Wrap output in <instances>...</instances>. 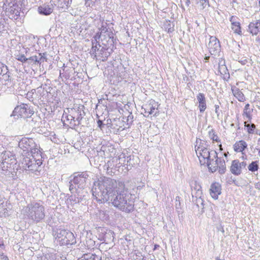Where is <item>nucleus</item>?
Segmentation results:
<instances>
[{"instance_id": "10", "label": "nucleus", "mask_w": 260, "mask_h": 260, "mask_svg": "<svg viewBox=\"0 0 260 260\" xmlns=\"http://www.w3.org/2000/svg\"><path fill=\"white\" fill-rule=\"evenodd\" d=\"M68 120L79 121L82 119L81 110L79 108H72L68 109L67 116Z\"/></svg>"}, {"instance_id": "9", "label": "nucleus", "mask_w": 260, "mask_h": 260, "mask_svg": "<svg viewBox=\"0 0 260 260\" xmlns=\"http://www.w3.org/2000/svg\"><path fill=\"white\" fill-rule=\"evenodd\" d=\"M208 48L212 55H215L219 53L220 50V45L218 39L215 37L210 36Z\"/></svg>"}, {"instance_id": "6", "label": "nucleus", "mask_w": 260, "mask_h": 260, "mask_svg": "<svg viewBox=\"0 0 260 260\" xmlns=\"http://www.w3.org/2000/svg\"><path fill=\"white\" fill-rule=\"evenodd\" d=\"M13 113L18 117L27 118L34 114V110L33 107L28 104L21 103L15 108Z\"/></svg>"}, {"instance_id": "43", "label": "nucleus", "mask_w": 260, "mask_h": 260, "mask_svg": "<svg viewBox=\"0 0 260 260\" xmlns=\"http://www.w3.org/2000/svg\"><path fill=\"white\" fill-rule=\"evenodd\" d=\"M157 246H158V245H155V248H154V249H156V248H157Z\"/></svg>"}, {"instance_id": "15", "label": "nucleus", "mask_w": 260, "mask_h": 260, "mask_svg": "<svg viewBox=\"0 0 260 260\" xmlns=\"http://www.w3.org/2000/svg\"><path fill=\"white\" fill-rule=\"evenodd\" d=\"M238 160H234L231 166V171L235 175H238L241 174L242 171V164Z\"/></svg>"}, {"instance_id": "42", "label": "nucleus", "mask_w": 260, "mask_h": 260, "mask_svg": "<svg viewBox=\"0 0 260 260\" xmlns=\"http://www.w3.org/2000/svg\"><path fill=\"white\" fill-rule=\"evenodd\" d=\"M60 102V101L59 100H57V104H59Z\"/></svg>"}, {"instance_id": "19", "label": "nucleus", "mask_w": 260, "mask_h": 260, "mask_svg": "<svg viewBox=\"0 0 260 260\" xmlns=\"http://www.w3.org/2000/svg\"><path fill=\"white\" fill-rule=\"evenodd\" d=\"M232 91L233 95L241 102H243L245 101V97L242 91L236 86H233L231 88Z\"/></svg>"}, {"instance_id": "37", "label": "nucleus", "mask_w": 260, "mask_h": 260, "mask_svg": "<svg viewBox=\"0 0 260 260\" xmlns=\"http://www.w3.org/2000/svg\"><path fill=\"white\" fill-rule=\"evenodd\" d=\"M100 37H101V33H97L96 34V35L95 36L94 38L95 40H96L97 39H99Z\"/></svg>"}, {"instance_id": "2", "label": "nucleus", "mask_w": 260, "mask_h": 260, "mask_svg": "<svg viewBox=\"0 0 260 260\" xmlns=\"http://www.w3.org/2000/svg\"><path fill=\"white\" fill-rule=\"evenodd\" d=\"M125 184L123 182H119L118 184L116 180H111L108 185L102 193V198H95V200L99 204H104L109 201L111 198L117 195L112 202V204L115 207L120 209V205L123 204L127 198L131 197L132 194L124 193Z\"/></svg>"}, {"instance_id": "1", "label": "nucleus", "mask_w": 260, "mask_h": 260, "mask_svg": "<svg viewBox=\"0 0 260 260\" xmlns=\"http://www.w3.org/2000/svg\"><path fill=\"white\" fill-rule=\"evenodd\" d=\"M19 147L23 151L28 153V155L24 157L22 161L25 170L35 172L42 164V152L32 138L24 137L19 142Z\"/></svg>"}, {"instance_id": "20", "label": "nucleus", "mask_w": 260, "mask_h": 260, "mask_svg": "<svg viewBox=\"0 0 260 260\" xmlns=\"http://www.w3.org/2000/svg\"><path fill=\"white\" fill-rule=\"evenodd\" d=\"M195 9L197 11H202L208 5V0H194Z\"/></svg>"}, {"instance_id": "24", "label": "nucleus", "mask_w": 260, "mask_h": 260, "mask_svg": "<svg viewBox=\"0 0 260 260\" xmlns=\"http://www.w3.org/2000/svg\"><path fill=\"white\" fill-rule=\"evenodd\" d=\"M86 178L83 174H80L75 176L73 179V182L75 184L83 185L86 183Z\"/></svg>"}, {"instance_id": "40", "label": "nucleus", "mask_w": 260, "mask_h": 260, "mask_svg": "<svg viewBox=\"0 0 260 260\" xmlns=\"http://www.w3.org/2000/svg\"><path fill=\"white\" fill-rule=\"evenodd\" d=\"M209 58V56H207L205 57V59H208Z\"/></svg>"}, {"instance_id": "12", "label": "nucleus", "mask_w": 260, "mask_h": 260, "mask_svg": "<svg viewBox=\"0 0 260 260\" xmlns=\"http://www.w3.org/2000/svg\"><path fill=\"white\" fill-rule=\"evenodd\" d=\"M238 18L235 16H232L230 19L231 22V29L234 32L238 35L242 36V27Z\"/></svg>"}, {"instance_id": "7", "label": "nucleus", "mask_w": 260, "mask_h": 260, "mask_svg": "<svg viewBox=\"0 0 260 260\" xmlns=\"http://www.w3.org/2000/svg\"><path fill=\"white\" fill-rule=\"evenodd\" d=\"M159 104L158 102L153 100H150L149 102L144 106V114L145 116L148 117L149 115L156 116L159 114L158 108Z\"/></svg>"}, {"instance_id": "34", "label": "nucleus", "mask_w": 260, "mask_h": 260, "mask_svg": "<svg viewBox=\"0 0 260 260\" xmlns=\"http://www.w3.org/2000/svg\"><path fill=\"white\" fill-rule=\"evenodd\" d=\"M98 125L100 128L101 129H102L103 123V121L101 120H98L97 121Z\"/></svg>"}, {"instance_id": "13", "label": "nucleus", "mask_w": 260, "mask_h": 260, "mask_svg": "<svg viewBox=\"0 0 260 260\" xmlns=\"http://www.w3.org/2000/svg\"><path fill=\"white\" fill-rule=\"evenodd\" d=\"M248 144L244 140H239L236 141L233 146L234 151L236 153L244 154L245 151L247 149Z\"/></svg>"}, {"instance_id": "39", "label": "nucleus", "mask_w": 260, "mask_h": 260, "mask_svg": "<svg viewBox=\"0 0 260 260\" xmlns=\"http://www.w3.org/2000/svg\"><path fill=\"white\" fill-rule=\"evenodd\" d=\"M176 201L180 202V197H177L176 198Z\"/></svg>"}, {"instance_id": "5", "label": "nucleus", "mask_w": 260, "mask_h": 260, "mask_svg": "<svg viewBox=\"0 0 260 260\" xmlns=\"http://www.w3.org/2000/svg\"><path fill=\"white\" fill-rule=\"evenodd\" d=\"M205 165L208 166L209 170L212 173L218 171L220 174H222L226 171L225 161L221 158L211 157V159H210L208 163L205 164Z\"/></svg>"}, {"instance_id": "38", "label": "nucleus", "mask_w": 260, "mask_h": 260, "mask_svg": "<svg viewBox=\"0 0 260 260\" xmlns=\"http://www.w3.org/2000/svg\"><path fill=\"white\" fill-rule=\"evenodd\" d=\"M0 247H5L4 242L2 239L0 238Z\"/></svg>"}, {"instance_id": "30", "label": "nucleus", "mask_w": 260, "mask_h": 260, "mask_svg": "<svg viewBox=\"0 0 260 260\" xmlns=\"http://www.w3.org/2000/svg\"><path fill=\"white\" fill-rule=\"evenodd\" d=\"M96 256L93 254H85L78 260H96Z\"/></svg>"}, {"instance_id": "41", "label": "nucleus", "mask_w": 260, "mask_h": 260, "mask_svg": "<svg viewBox=\"0 0 260 260\" xmlns=\"http://www.w3.org/2000/svg\"><path fill=\"white\" fill-rule=\"evenodd\" d=\"M187 5H188L190 3V1H189V0H187Z\"/></svg>"}, {"instance_id": "45", "label": "nucleus", "mask_w": 260, "mask_h": 260, "mask_svg": "<svg viewBox=\"0 0 260 260\" xmlns=\"http://www.w3.org/2000/svg\"><path fill=\"white\" fill-rule=\"evenodd\" d=\"M259 5H260V0H259Z\"/></svg>"}, {"instance_id": "21", "label": "nucleus", "mask_w": 260, "mask_h": 260, "mask_svg": "<svg viewBox=\"0 0 260 260\" xmlns=\"http://www.w3.org/2000/svg\"><path fill=\"white\" fill-rule=\"evenodd\" d=\"M53 11V7L49 5H44L38 8V12L40 14L44 15L51 14Z\"/></svg>"}, {"instance_id": "14", "label": "nucleus", "mask_w": 260, "mask_h": 260, "mask_svg": "<svg viewBox=\"0 0 260 260\" xmlns=\"http://www.w3.org/2000/svg\"><path fill=\"white\" fill-rule=\"evenodd\" d=\"M221 185L218 182H214L211 185L210 194L214 199L216 200L221 192Z\"/></svg>"}, {"instance_id": "23", "label": "nucleus", "mask_w": 260, "mask_h": 260, "mask_svg": "<svg viewBox=\"0 0 260 260\" xmlns=\"http://www.w3.org/2000/svg\"><path fill=\"white\" fill-rule=\"evenodd\" d=\"M251 120L252 119H247L244 123V126L249 134H253L256 127L254 124L251 123Z\"/></svg>"}, {"instance_id": "25", "label": "nucleus", "mask_w": 260, "mask_h": 260, "mask_svg": "<svg viewBox=\"0 0 260 260\" xmlns=\"http://www.w3.org/2000/svg\"><path fill=\"white\" fill-rule=\"evenodd\" d=\"M9 12L12 17L14 18L17 17L20 14V8L18 5L16 4H13L9 9Z\"/></svg>"}, {"instance_id": "28", "label": "nucleus", "mask_w": 260, "mask_h": 260, "mask_svg": "<svg viewBox=\"0 0 260 260\" xmlns=\"http://www.w3.org/2000/svg\"><path fill=\"white\" fill-rule=\"evenodd\" d=\"M259 169V161H252L248 166V169L251 172L257 171Z\"/></svg>"}, {"instance_id": "27", "label": "nucleus", "mask_w": 260, "mask_h": 260, "mask_svg": "<svg viewBox=\"0 0 260 260\" xmlns=\"http://www.w3.org/2000/svg\"><path fill=\"white\" fill-rule=\"evenodd\" d=\"M218 71L224 80H228L230 78L229 73L225 65L219 67Z\"/></svg>"}, {"instance_id": "18", "label": "nucleus", "mask_w": 260, "mask_h": 260, "mask_svg": "<svg viewBox=\"0 0 260 260\" xmlns=\"http://www.w3.org/2000/svg\"><path fill=\"white\" fill-rule=\"evenodd\" d=\"M40 56V58H38L36 55L32 56L28 58V66L32 67V66L36 64L37 63L41 64L42 62L47 60V58L42 55V53H39Z\"/></svg>"}, {"instance_id": "29", "label": "nucleus", "mask_w": 260, "mask_h": 260, "mask_svg": "<svg viewBox=\"0 0 260 260\" xmlns=\"http://www.w3.org/2000/svg\"><path fill=\"white\" fill-rule=\"evenodd\" d=\"M59 2L60 3L59 4V7L61 9H63L64 8H68L69 7L72 0H59Z\"/></svg>"}, {"instance_id": "32", "label": "nucleus", "mask_w": 260, "mask_h": 260, "mask_svg": "<svg viewBox=\"0 0 260 260\" xmlns=\"http://www.w3.org/2000/svg\"><path fill=\"white\" fill-rule=\"evenodd\" d=\"M16 58L17 60L21 61L22 63L25 62L28 60V58H26L24 54L18 55L17 56Z\"/></svg>"}, {"instance_id": "31", "label": "nucleus", "mask_w": 260, "mask_h": 260, "mask_svg": "<svg viewBox=\"0 0 260 260\" xmlns=\"http://www.w3.org/2000/svg\"><path fill=\"white\" fill-rule=\"evenodd\" d=\"M165 25H166V27L165 28V30L168 33L172 32L174 30L173 27H171V22L170 20H166Z\"/></svg>"}, {"instance_id": "36", "label": "nucleus", "mask_w": 260, "mask_h": 260, "mask_svg": "<svg viewBox=\"0 0 260 260\" xmlns=\"http://www.w3.org/2000/svg\"><path fill=\"white\" fill-rule=\"evenodd\" d=\"M258 148L257 149V150H258V154L260 156V138L258 139Z\"/></svg>"}, {"instance_id": "44", "label": "nucleus", "mask_w": 260, "mask_h": 260, "mask_svg": "<svg viewBox=\"0 0 260 260\" xmlns=\"http://www.w3.org/2000/svg\"><path fill=\"white\" fill-rule=\"evenodd\" d=\"M125 128H126L125 127H123V128L121 129V130H123V129H124Z\"/></svg>"}, {"instance_id": "11", "label": "nucleus", "mask_w": 260, "mask_h": 260, "mask_svg": "<svg viewBox=\"0 0 260 260\" xmlns=\"http://www.w3.org/2000/svg\"><path fill=\"white\" fill-rule=\"evenodd\" d=\"M120 209L122 212L129 213L132 212L134 210L135 201L132 198V197L127 198V200L125 201L123 204H119Z\"/></svg>"}, {"instance_id": "22", "label": "nucleus", "mask_w": 260, "mask_h": 260, "mask_svg": "<svg viewBox=\"0 0 260 260\" xmlns=\"http://www.w3.org/2000/svg\"><path fill=\"white\" fill-rule=\"evenodd\" d=\"M209 135L211 140H213V142H216L217 143L218 146L219 148L220 151L222 150V145L220 142V139L218 136L216 134L215 132L213 129H211L209 132Z\"/></svg>"}, {"instance_id": "8", "label": "nucleus", "mask_w": 260, "mask_h": 260, "mask_svg": "<svg viewBox=\"0 0 260 260\" xmlns=\"http://www.w3.org/2000/svg\"><path fill=\"white\" fill-rule=\"evenodd\" d=\"M248 31L252 35L257 37L256 41L260 45V20L250 22Z\"/></svg>"}, {"instance_id": "33", "label": "nucleus", "mask_w": 260, "mask_h": 260, "mask_svg": "<svg viewBox=\"0 0 260 260\" xmlns=\"http://www.w3.org/2000/svg\"><path fill=\"white\" fill-rule=\"evenodd\" d=\"M0 259L1 260H9L8 256L6 255L3 252H0Z\"/></svg>"}, {"instance_id": "17", "label": "nucleus", "mask_w": 260, "mask_h": 260, "mask_svg": "<svg viewBox=\"0 0 260 260\" xmlns=\"http://www.w3.org/2000/svg\"><path fill=\"white\" fill-rule=\"evenodd\" d=\"M37 209L35 211L34 219L37 222L40 221L45 216L44 208L42 206L37 204Z\"/></svg>"}, {"instance_id": "26", "label": "nucleus", "mask_w": 260, "mask_h": 260, "mask_svg": "<svg viewBox=\"0 0 260 260\" xmlns=\"http://www.w3.org/2000/svg\"><path fill=\"white\" fill-rule=\"evenodd\" d=\"M252 111V109H250V104H246L244 108L243 112V116L244 117H246V119H252V115L251 112Z\"/></svg>"}, {"instance_id": "3", "label": "nucleus", "mask_w": 260, "mask_h": 260, "mask_svg": "<svg viewBox=\"0 0 260 260\" xmlns=\"http://www.w3.org/2000/svg\"><path fill=\"white\" fill-rule=\"evenodd\" d=\"M125 184L123 182H119L118 184L116 180H111L108 185L102 193V198H95V200L99 204H104L109 201L111 198L117 195L112 202V204L115 207L120 209V205L123 204L127 198L131 197L132 194L124 193Z\"/></svg>"}, {"instance_id": "16", "label": "nucleus", "mask_w": 260, "mask_h": 260, "mask_svg": "<svg viewBox=\"0 0 260 260\" xmlns=\"http://www.w3.org/2000/svg\"><path fill=\"white\" fill-rule=\"evenodd\" d=\"M197 98L199 102V109L200 112L202 113L204 112L207 108L205 94L203 93H199L197 95Z\"/></svg>"}, {"instance_id": "35", "label": "nucleus", "mask_w": 260, "mask_h": 260, "mask_svg": "<svg viewBox=\"0 0 260 260\" xmlns=\"http://www.w3.org/2000/svg\"><path fill=\"white\" fill-rule=\"evenodd\" d=\"M255 187L256 189L260 190V182H258L255 184Z\"/></svg>"}, {"instance_id": "4", "label": "nucleus", "mask_w": 260, "mask_h": 260, "mask_svg": "<svg viewBox=\"0 0 260 260\" xmlns=\"http://www.w3.org/2000/svg\"><path fill=\"white\" fill-rule=\"evenodd\" d=\"M196 151L201 165H205L211 157H217V153L215 151L210 152L207 148L203 146H198Z\"/></svg>"}]
</instances>
